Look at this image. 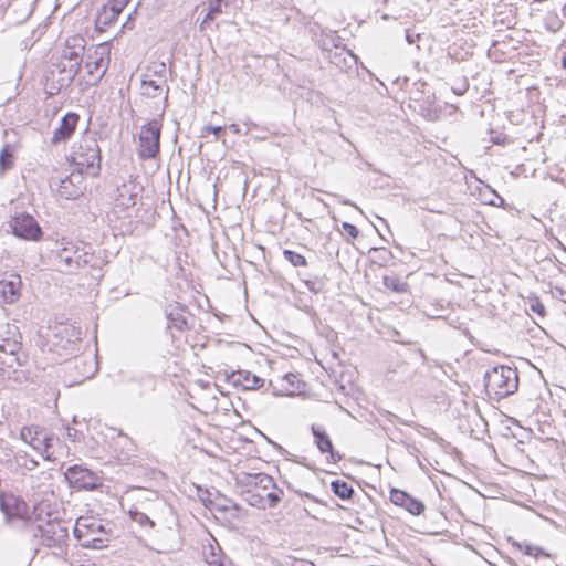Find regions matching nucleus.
<instances>
[{"instance_id":"obj_1","label":"nucleus","mask_w":566,"mask_h":566,"mask_svg":"<svg viewBox=\"0 0 566 566\" xmlns=\"http://www.w3.org/2000/svg\"><path fill=\"white\" fill-rule=\"evenodd\" d=\"M61 245L62 247L56 252V260L59 271L62 273L73 274L85 266L101 271L107 263L102 255L92 252L90 244L63 241Z\"/></svg>"},{"instance_id":"obj_2","label":"nucleus","mask_w":566,"mask_h":566,"mask_svg":"<svg viewBox=\"0 0 566 566\" xmlns=\"http://www.w3.org/2000/svg\"><path fill=\"white\" fill-rule=\"evenodd\" d=\"M82 340L80 328L64 323L55 324L39 334L38 345L43 353L55 354L61 358H67L78 352Z\"/></svg>"},{"instance_id":"obj_3","label":"nucleus","mask_w":566,"mask_h":566,"mask_svg":"<svg viewBox=\"0 0 566 566\" xmlns=\"http://www.w3.org/2000/svg\"><path fill=\"white\" fill-rule=\"evenodd\" d=\"M244 484L247 490L242 492V497L253 507L273 509L282 500L283 491L277 488L273 478L269 474H247Z\"/></svg>"},{"instance_id":"obj_4","label":"nucleus","mask_w":566,"mask_h":566,"mask_svg":"<svg viewBox=\"0 0 566 566\" xmlns=\"http://www.w3.org/2000/svg\"><path fill=\"white\" fill-rule=\"evenodd\" d=\"M86 41L83 36L76 35L66 40L61 53V62L57 67L62 77L59 80L61 87L71 85L81 71Z\"/></svg>"},{"instance_id":"obj_5","label":"nucleus","mask_w":566,"mask_h":566,"mask_svg":"<svg viewBox=\"0 0 566 566\" xmlns=\"http://www.w3.org/2000/svg\"><path fill=\"white\" fill-rule=\"evenodd\" d=\"M72 160L81 172L95 177L101 170V149L95 134L86 132L74 146Z\"/></svg>"},{"instance_id":"obj_6","label":"nucleus","mask_w":566,"mask_h":566,"mask_svg":"<svg viewBox=\"0 0 566 566\" xmlns=\"http://www.w3.org/2000/svg\"><path fill=\"white\" fill-rule=\"evenodd\" d=\"M485 390L497 400L509 397L518 389V374L515 368L495 366L484 375Z\"/></svg>"},{"instance_id":"obj_7","label":"nucleus","mask_w":566,"mask_h":566,"mask_svg":"<svg viewBox=\"0 0 566 566\" xmlns=\"http://www.w3.org/2000/svg\"><path fill=\"white\" fill-rule=\"evenodd\" d=\"M102 520L94 516H80L74 525V536L85 548H102L111 536Z\"/></svg>"},{"instance_id":"obj_8","label":"nucleus","mask_w":566,"mask_h":566,"mask_svg":"<svg viewBox=\"0 0 566 566\" xmlns=\"http://www.w3.org/2000/svg\"><path fill=\"white\" fill-rule=\"evenodd\" d=\"M20 438L38 451L45 461H56V457L51 449L53 443L59 441V438L49 434L44 428L39 426L23 427L20 431Z\"/></svg>"},{"instance_id":"obj_9","label":"nucleus","mask_w":566,"mask_h":566,"mask_svg":"<svg viewBox=\"0 0 566 566\" xmlns=\"http://www.w3.org/2000/svg\"><path fill=\"white\" fill-rule=\"evenodd\" d=\"M161 124L157 119H153L142 126L139 133L138 155L142 159H153L159 153L160 147Z\"/></svg>"},{"instance_id":"obj_10","label":"nucleus","mask_w":566,"mask_h":566,"mask_svg":"<svg viewBox=\"0 0 566 566\" xmlns=\"http://www.w3.org/2000/svg\"><path fill=\"white\" fill-rule=\"evenodd\" d=\"M65 370L70 375V385H78L96 374L97 363L90 355L75 356L66 361Z\"/></svg>"},{"instance_id":"obj_11","label":"nucleus","mask_w":566,"mask_h":566,"mask_svg":"<svg viewBox=\"0 0 566 566\" xmlns=\"http://www.w3.org/2000/svg\"><path fill=\"white\" fill-rule=\"evenodd\" d=\"M64 476L70 486L76 490L93 491L102 485L96 473L77 464L69 467Z\"/></svg>"},{"instance_id":"obj_12","label":"nucleus","mask_w":566,"mask_h":566,"mask_svg":"<svg viewBox=\"0 0 566 566\" xmlns=\"http://www.w3.org/2000/svg\"><path fill=\"white\" fill-rule=\"evenodd\" d=\"M34 536H40L48 547L60 546L69 536V528L65 522L59 520H49L44 525H39Z\"/></svg>"},{"instance_id":"obj_13","label":"nucleus","mask_w":566,"mask_h":566,"mask_svg":"<svg viewBox=\"0 0 566 566\" xmlns=\"http://www.w3.org/2000/svg\"><path fill=\"white\" fill-rule=\"evenodd\" d=\"M12 233L23 240L38 241L42 237V230L36 220L30 214H20L10 221Z\"/></svg>"},{"instance_id":"obj_14","label":"nucleus","mask_w":566,"mask_h":566,"mask_svg":"<svg viewBox=\"0 0 566 566\" xmlns=\"http://www.w3.org/2000/svg\"><path fill=\"white\" fill-rule=\"evenodd\" d=\"M109 64V51L102 44L94 50L92 54L87 55L85 67L91 76L96 81L102 80L105 75Z\"/></svg>"},{"instance_id":"obj_15","label":"nucleus","mask_w":566,"mask_h":566,"mask_svg":"<svg viewBox=\"0 0 566 566\" xmlns=\"http://www.w3.org/2000/svg\"><path fill=\"white\" fill-rule=\"evenodd\" d=\"M84 174L81 172V169L76 168V171L74 170L65 178L60 179L56 188L57 193L69 200L80 197L85 188L83 185Z\"/></svg>"},{"instance_id":"obj_16","label":"nucleus","mask_w":566,"mask_h":566,"mask_svg":"<svg viewBox=\"0 0 566 566\" xmlns=\"http://www.w3.org/2000/svg\"><path fill=\"white\" fill-rule=\"evenodd\" d=\"M142 191L143 186L139 182L133 179L124 181L122 185L117 186L115 196L116 205L124 209L134 207Z\"/></svg>"},{"instance_id":"obj_17","label":"nucleus","mask_w":566,"mask_h":566,"mask_svg":"<svg viewBox=\"0 0 566 566\" xmlns=\"http://www.w3.org/2000/svg\"><path fill=\"white\" fill-rule=\"evenodd\" d=\"M390 501L395 505L403 507L412 515H420L424 512L426 509L422 501L399 489H391Z\"/></svg>"},{"instance_id":"obj_18","label":"nucleus","mask_w":566,"mask_h":566,"mask_svg":"<svg viewBox=\"0 0 566 566\" xmlns=\"http://www.w3.org/2000/svg\"><path fill=\"white\" fill-rule=\"evenodd\" d=\"M80 116L76 113H66L60 123V126L53 132L51 143L57 145L70 139L76 129Z\"/></svg>"},{"instance_id":"obj_19","label":"nucleus","mask_w":566,"mask_h":566,"mask_svg":"<svg viewBox=\"0 0 566 566\" xmlns=\"http://www.w3.org/2000/svg\"><path fill=\"white\" fill-rule=\"evenodd\" d=\"M312 433L314 436V442H315L317 449L322 453H328L329 460L333 463H337L343 459L342 454L334 450L332 440H331L329 436L326 433L324 428H322L321 426L313 424Z\"/></svg>"},{"instance_id":"obj_20","label":"nucleus","mask_w":566,"mask_h":566,"mask_svg":"<svg viewBox=\"0 0 566 566\" xmlns=\"http://www.w3.org/2000/svg\"><path fill=\"white\" fill-rule=\"evenodd\" d=\"M230 380L234 386H241L244 390H255L264 384V379L248 370L233 371Z\"/></svg>"},{"instance_id":"obj_21","label":"nucleus","mask_w":566,"mask_h":566,"mask_svg":"<svg viewBox=\"0 0 566 566\" xmlns=\"http://www.w3.org/2000/svg\"><path fill=\"white\" fill-rule=\"evenodd\" d=\"M165 80L160 76V80H154L149 74L144 75L142 81L143 95L148 98H156L163 92Z\"/></svg>"},{"instance_id":"obj_22","label":"nucleus","mask_w":566,"mask_h":566,"mask_svg":"<svg viewBox=\"0 0 566 566\" xmlns=\"http://www.w3.org/2000/svg\"><path fill=\"white\" fill-rule=\"evenodd\" d=\"M119 14L120 12L117 11V9L111 7L108 3L103 6L96 17V27L99 30H104L106 27L113 24Z\"/></svg>"},{"instance_id":"obj_23","label":"nucleus","mask_w":566,"mask_h":566,"mask_svg":"<svg viewBox=\"0 0 566 566\" xmlns=\"http://www.w3.org/2000/svg\"><path fill=\"white\" fill-rule=\"evenodd\" d=\"M167 328H175L179 332H184L189 329V324L187 318L182 313V308L175 307L170 312L167 313Z\"/></svg>"},{"instance_id":"obj_24","label":"nucleus","mask_w":566,"mask_h":566,"mask_svg":"<svg viewBox=\"0 0 566 566\" xmlns=\"http://www.w3.org/2000/svg\"><path fill=\"white\" fill-rule=\"evenodd\" d=\"M20 284V279L17 281H0V293L2 294L6 303H13L17 300L19 296Z\"/></svg>"},{"instance_id":"obj_25","label":"nucleus","mask_w":566,"mask_h":566,"mask_svg":"<svg viewBox=\"0 0 566 566\" xmlns=\"http://www.w3.org/2000/svg\"><path fill=\"white\" fill-rule=\"evenodd\" d=\"M339 40L340 39L336 35V32L323 31L321 34V38L318 40V44L323 52L331 53L333 49H335V50L339 49V46H340Z\"/></svg>"},{"instance_id":"obj_26","label":"nucleus","mask_w":566,"mask_h":566,"mask_svg":"<svg viewBox=\"0 0 566 566\" xmlns=\"http://www.w3.org/2000/svg\"><path fill=\"white\" fill-rule=\"evenodd\" d=\"M14 165L13 150L9 144L4 145L0 151V176H3Z\"/></svg>"},{"instance_id":"obj_27","label":"nucleus","mask_w":566,"mask_h":566,"mask_svg":"<svg viewBox=\"0 0 566 566\" xmlns=\"http://www.w3.org/2000/svg\"><path fill=\"white\" fill-rule=\"evenodd\" d=\"M331 489L335 495L342 500H349L354 494V489L345 481L335 480L331 483Z\"/></svg>"},{"instance_id":"obj_28","label":"nucleus","mask_w":566,"mask_h":566,"mask_svg":"<svg viewBox=\"0 0 566 566\" xmlns=\"http://www.w3.org/2000/svg\"><path fill=\"white\" fill-rule=\"evenodd\" d=\"M382 283L386 289L397 293H405L407 291V283L401 282L397 275H385Z\"/></svg>"},{"instance_id":"obj_29","label":"nucleus","mask_w":566,"mask_h":566,"mask_svg":"<svg viewBox=\"0 0 566 566\" xmlns=\"http://www.w3.org/2000/svg\"><path fill=\"white\" fill-rule=\"evenodd\" d=\"M129 515L130 518L142 527H155V522L151 518H149V516L144 512H139L138 510H130Z\"/></svg>"},{"instance_id":"obj_30","label":"nucleus","mask_w":566,"mask_h":566,"mask_svg":"<svg viewBox=\"0 0 566 566\" xmlns=\"http://www.w3.org/2000/svg\"><path fill=\"white\" fill-rule=\"evenodd\" d=\"M283 256L286 261H289L293 266H305L306 265V259L292 250H284Z\"/></svg>"},{"instance_id":"obj_31","label":"nucleus","mask_w":566,"mask_h":566,"mask_svg":"<svg viewBox=\"0 0 566 566\" xmlns=\"http://www.w3.org/2000/svg\"><path fill=\"white\" fill-rule=\"evenodd\" d=\"M208 3V10H210V14H214L217 17L223 12L224 7H229L230 0H209Z\"/></svg>"},{"instance_id":"obj_32","label":"nucleus","mask_w":566,"mask_h":566,"mask_svg":"<svg viewBox=\"0 0 566 566\" xmlns=\"http://www.w3.org/2000/svg\"><path fill=\"white\" fill-rule=\"evenodd\" d=\"M212 506L217 511H228L230 507L238 510V505L229 499L220 497L214 502H211Z\"/></svg>"},{"instance_id":"obj_33","label":"nucleus","mask_w":566,"mask_h":566,"mask_svg":"<svg viewBox=\"0 0 566 566\" xmlns=\"http://www.w3.org/2000/svg\"><path fill=\"white\" fill-rule=\"evenodd\" d=\"M345 53L349 54V52H347L344 46H339V49L335 50L334 53H327L326 57L331 61V63L340 67V63L345 62V57H343Z\"/></svg>"},{"instance_id":"obj_34","label":"nucleus","mask_w":566,"mask_h":566,"mask_svg":"<svg viewBox=\"0 0 566 566\" xmlns=\"http://www.w3.org/2000/svg\"><path fill=\"white\" fill-rule=\"evenodd\" d=\"M17 459L19 461L22 460V467L29 471L34 470L39 465L38 461H35L33 458H30L27 452H19L17 454Z\"/></svg>"},{"instance_id":"obj_35","label":"nucleus","mask_w":566,"mask_h":566,"mask_svg":"<svg viewBox=\"0 0 566 566\" xmlns=\"http://www.w3.org/2000/svg\"><path fill=\"white\" fill-rule=\"evenodd\" d=\"M405 36L408 44H416L419 49V42L422 38L421 33L416 32L413 29H406Z\"/></svg>"},{"instance_id":"obj_36","label":"nucleus","mask_w":566,"mask_h":566,"mask_svg":"<svg viewBox=\"0 0 566 566\" xmlns=\"http://www.w3.org/2000/svg\"><path fill=\"white\" fill-rule=\"evenodd\" d=\"M342 230L352 239H356L359 234V230L357 229V227L349 222H343Z\"/></svg>"},{"instance_id":"obj_37","label":"nucleus","mask_w":566,"mask_h":566,"mask_svg":"<svg viewBox=\"0 0 566 566\" xmlns=\"http://www.w3.org/2000/svg\"><path fill=\"white\" fill-rule=\"evenodd\" d=\"M128 2L129 0H109L108 4L114 9H117V11L122 12Z\"/></svg>"},{"instance_id":"obj_38","label":"nucleus","mask_w":566,"mask_h":566,"mask_svg":"<svg viewBox=\"0 0 566 566\" xmlns=\"http://www.w3.org/2000/svg\"><path fill=\"white\" fill-rule=\"evenodd\" d=\"M305 285L311 292L319 293L322 291V283L316 281H305Z\"/></svg>"},{"instance_id":"obj_39","label":"nucleus","mask_w":566,"mask_h":566,"mask_svg":"<svg viewBox=\"0 0 566 566\" xmlns=\"http://www.w3.org/2000/svg\"><path fill=\"white\" fill-rule=\"evenodd\" d=\"M531 310L542 316L545 314V307L538 300L531 304Z\"/></svg>"},{"instance_id":"obj_40","label":"nucleus","mask_w":566,"mask_h":566,"mask_svg":"<svg viewBox=\"0 0 566 566\" xmlns=\"http://www.w3.org/2000/svg\"><path fill=\"white\" fill-rule=\"evenodd\" d=\"M520 551H522L525 555H528V556H532L533 555V552H534V546L533 545H530V544H521V543H516L515 544Z\"/></svg>"},{"instance_id":"obj_41","label":"nucleus","mask_w":566,"mask_h":566,"mask_svg":"<svg viewBox=\"0 0 566 566\" xmlns=\"http://www.w3.org/2000/svg\"><path fill=\"white\" fill-rule=\"evenodd\" d=\"M0 510L6 515L7 521L11 520V512L9 505L0 497Z\"/></svg>"},{"instance_id":"obj_42","label":"nucleus","mask_w":566,"mask_h":566,"mask_svg":"<svg viewBox=\"0 0 566 566\" xmlns=\"http://www.w3.org/2000/svg\"><path fill=\"white\" fill-rule=\"evenodd\" d=\"M535 558H539V557H546V558H549L551 557V554L546 553L542 547L539 546H534V552H533V555Z\"/></svg>"},{"instance_id":"obj_43","label":"nucleus","mask_w":566,"mask_h":566,"mask_svg":"<svg viewBox=\"0 0 566 566\" xmlns=\"http://www.w3.org/2000/svg\"><path fill=\"white\" fill-rule=\"evenodd\" d=\"M216 18L214 14H210V10H208L206 17L203 18L201 24H200V30H203L206 28V25H208L211 21H213Z\"/></svg>"},{"instance_id":"obj_44","label":"nucleus","mask_w":566,"mask_h":566,"mask_svg":"<svg viewBox=\"0 0 566 566\" xmlns=\"http://www.w3.org/2000/svg\"><path fill=\"white\" fill-rule=\"evenodd\" d=\"M66 434L72 441H76L78 439L80 432L76 429L66 427Z\"/></svg>"},{"instance_id":"obj_45","label":"nucleus","mask_w":566,"mask_h":566,"mask_svg":"<svg viewBox=\"0 0 566 566\" xmlns=\"http://www.w3.org/2000/svg\"><path fill=\"white\" fill-rule=\"evenodd\" d=\"M468 83L467 82H463L462 85L460 87H453V92L457 94V95H462L465 93V91L468 90Z\"/></svg>"},{"instance_id":"obj_46","label":"nucleus","mask_w":566,"mask_h":566,"mask_svg":"<svg viewBox=\"0 0 566 566\" xmlns=\"http://www.w3.org/2000/svg\"><path fill=\"white\" fill-rule=\"evenodd\" d=\"M555 296L566 304V291L556 289Z\"/></svg>"},{"instance_id":"obj_47","label":"nucleus","mask_w":566,"mask_h":566,"mask_svg":"<svg viewBox=\"0 0 566 566\" xmlns=\"http://www.w3.org/2000/svg\"><path fill=\"white\" fill-rule=\"evenodd\" d=\"M206 129L212 132L216 136H219V134L223 132V127L221 126H207Z\"/></svg>"},{"instance_id":"obj_48","label":"nucleus","mask_w":566,"mask_h":566,"mask_svg":"<svg viewBox=\"0 0 566 566\" xmlns=\"http://www.w3.org/2000/svg\"><path fill=\"white\" fill-rule=\"evenodd\" d=\"M296 378H297V377H296V375H294V374H287V375L285 376V379H286L289 382H291L292 385L294 384V379H296Z\"/></svg>"},{"instance_id":"obj_49","label":"nucleus","mask_w":566,"mask_h":566,"mask_svg":"<svg viewBox=\"0 0 566 566\" xmlns=\"http://www.w3.org/2000/svg\"><path fill=\"white\" fill-rule=\"evenodd\" d=\"M497 197V199L500 200V203H496L495 201L491 200L489 203L492 205V206H501L504 203V199L501 198L499 195H495Z\"/></svg>"},{"instance_id":"obj_50","label":"nucleus","mask_w":566,"mask_h":566,"mask_svg":"<svg viewBox=\"0 0 566 566\" xmlns=\"http://www.w3.org/2000/svg\"><path fill=\"white\" fill-rule=\"evenodd\" d=\"M159 67H160V70L155 71V74H158V75H159V77H160V76H163V75H161V73H163V71L165 70V65L161 63V64L159 65Z\"/></svg>"},{"instance_id":"obj_51","label":"nucleus","mask_w":566,"mask_h":566,"mask_svg":"<svg viewBox=\"0 0 566 566\" xmlns=\"http://www.w3.org/2000/svg\"><path fill=\"white\" fill-rule=\"evenodd\" d=\"M562 66L566 70V53L562 56Z\"/></svg>"},{"instance_id":"obj_52","label":"nucleus","mask_w":566,"mask_h":566,"mask_svg":"<svg viewBox=\"0 0 566 566\" xmlns=\"http://www.w3.org/2000/svg\"><path fill=\"white\" fill-rule=\"evenodd\" d=\"M230 128H231L233 132H235V133H238V132H239L238 125H235V124H232V125L230 126Z\"/></svg>"},{"instance_id":"obj_53","label":"nucleus","mask_w":566,"mask_h":566,"mask_svg":"<svg viewBox=\"0 0 566 566\" xmlns=\"http://www.w3.org/2000/svg\"><path fill=\"white\" fill-rule=\"evenodd\" d=\"M415 85H419V86H421V87L427 86V84H426L424 82H418V83H415Z\"/></svg>"},{"instance_id":"obj_54","label":"nucleus","mask_w":566,"mask_h":566,"mask_svg":"<svg viewBox=\"0 0 566 566\" xmlns=\"http://www.w3.org/2000/svg\"><path fill=\"white\" fill-rule=\"evenodd\" d=\"M562 12L566 17V4L563 7Z\"/></svg>"},{"instance_id":"obj_55","label":"nucleus","mask_w":566,"mask_h":566,"mask_svg":"<svg viewBox=\"0 0 566 566\" xmlns=\"http://www.w3.org/2000/svg\"><path fill=\"white\" fill-rule=\"evenodd\" d=\"M310 566H314V564H310Z\"/></svg>"}]
</instances>
